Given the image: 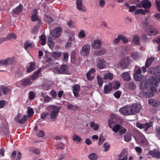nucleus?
Segmentation results:
<instances>
[{
	"mask_svg": "<svg viewBox=\"0 0 160 160\" xmlns=\"http://www.w3.org/2000/svg\"><path fill=\"white\" fill-rule=\"evenodd\" d=\"M61 109V108L60 106L55 105H51L48 107L47 109L50 112V118L53 120L55 119Z\"/></svg>",
	"mask_w": 160,
	"mask_h": 160,
	"instance_id": "f03ea898",
	"label": "nucleus"
},
{
	"mask_svg": "<svg viewBox=\"0 0 160 160\" xmlns=\"http://www.w3.org/2000/svg\"><path fill=\"white\" fill-rule=\"evenodd\" d=\"M23 8L22 5L20 4L15 8L13 9L12 11L15 14H19L22 11Z\"/></svg>",
	"mask_w": 160,
	"mask_h": 160,
	"instance_id": "412c9836",
	"label": "nucleus"
},
{
	"mask_svg": "<svg viewBox=\"0 0 160 160\" xmlns=\"http://www.w3.org/2000/svg\"><path fill=\"white\" fill-rule=\"evenodd\" d=\"M15 120L17 122L20 123H23L26 122L27 118L25 115H22L19 114H18L15 117Z\"/></svg>",
	"mask_w": 160,
	"mask_h": 160,
	"instance_id": "ddd939ff",
	"label": "nucleus"
},
{
	"mask_svg": "<svg viewBox=\"0 0 160 160\" xmlns=\"http://www.w3.org/2000/svg\"><path fill=\"white\" fill-rule=\"evenodd\" d=\"M21 83L22 85L26 86L31 85L32 83V82L31 81L30 78H26L21 80Z\"/></svg>",
	"mask_w": 160,
	"mask_h": 160,
	"instance_id": "5701e85b",
	"label": "nucleus"
},
{
	"mask_svg": "<svg viewBox=\"0 0 160 160\" xmlns=\"http://www.w3.org/2000/svg\"><path fill=\"white\" fill-rule=\"evenodd\" d=\"M121 40V36L120 35H118L117 38L114 39L113 40V42L115 44H117L120 42Z\"/></svg>",
	"mask_w": 160,
	"mask_h": 160,
	"instance_id": "0e129e2a",
	"label": "nucleus"
},
{
	"mask_svg": "<svg viewBox=\"0 0 160 160\" xmlns=\"http://www.w3.org/2000/svg\"><path fill=\"white\" fill-rule=\"evenodd\" d=\"M98 83L99 86L101 87L103 83V79L100 75H98L97 76Z\"/></svg>",
	"mask_w": 160,
	"mask_h": 160,
	"instance_id": "09e8293b",
	"label": "nucleus"
},
{
	"mask_svg": "<svg viewBox=\"0 0 160 160\" xmlns=\"http://www.w3.org/2000/svg\"><path fill=\"white\" fill-rule=\"evenodd\" d=\"M149 12V10H144L142 9H138L136 10L135 12V14H138L139 13H140L142 14L143 15H146V14Z\"/></svg>",
	"mask_w": 160,
	"mask_h": 160,
	"instance_id": "473e14b6",
	"label": "nucleus"
},
{
	"mask_svg": "<svg viewBox=\"0 0 160 160\" xmlns=\"http://www.w3.org/2000/svg\"><path fill=\"white\" fill-rule=\"evenodd\" d=\"M154 60L153 57H151L147 59L146 63L145 66L148 68L151 65L152 63L154 61Z\"/></svg>",
	"mask_w": 160,
	"mask_h": 160,
	"instance_id": "f704fd0d",
	"label": "nucleus"
},
{
	"mask_svg": "<svg viewBox=\"0 0 160 160\" xmlns=\"http://www.w3.org/2000/svg\"><path fill=\"white\" fill-rule=\"evenodd\" d=\"M121 40H122L123 42L126 43L128 42V39L124 35H120Z\"/></svg>",
	"mask_w": 160,
	"mask_h": 160,
	"instance_id": "338daca9",
	"label": "nucleus"
},
{
	"mask_svg": "<svg viewBox=\"0 0 160 160\" xmlns=\"http://www.w3.org/2000/svg\"><path fill=\"white\" fill-rule=\"evenodd\" d=\"M33 45L32 42H30L28 41H26L24 44V48L25 50L27 49L32 47Z\"/></svg>",
	"mask_w": 160,
	"mask_h": 160,
	"instance_id": "ea45409f",
	"label": "nucleus"
},
{
	"mask_svg": "<svg viewBox=\"0 0 160 160\" xmlns=\"http://www.w3.org/2000/svg\"><path fill=\"white\" fill-rule=\"evenodd\" d=\"M149 104L152 106L156 107L160 104L159 101H148Z\"/></svg>",
	"mask_w": 160,
	"mask_h": 160,
	"instance_id": "c756f323",
	"label": "nucleus"
},
{
	"mask_svg": "<svg viewBox=\"0 0 160 160\" xmlns=\"http://www.w3.org/2000/svg\"><path fill=\"white\" fill-rule=\"evenodd\" d=\"M97 63V67L98 68L102 69L105 68L106 66V62L104 60L100 58H98L96 59Z\"/></svg>",
	"mask_w": 160,
	"mask_h": 160,
	"instance_id": "9b49d317",
	"label": "nucleus"
},
{
	"mask_svg": "<svg viewBox=\"0 0 160 160\" xmlns=\"http://www.w3.org/2000/svg\"><path fill=\"white\" fill-rule=\"evenodd\" d=\"M119 111L123 115H131V105H127L119 109Z\"/></svg>",
	"mask_w": 160,
	"mask_h": 160,
	"instance_id": "39448f33",
	"label": "nucleus"
},
{
	"mask_svg": "<svg viewBox=\"0 0 160 160\" xmlns=\"http://www.w3.org/2000/svg\"><path fill=\"white\" fill-rule=\"evenodd\" d=\"M2 92L5 95L8 94L11 92L10 90L8 87L4 86H1Z\"/></svg>",
	"mask_w": 160,
	"mask_h": 160,
	"instance_id": "7c9ffc66",
	"label": "nucleus"
},
{
	"mask_svg": "<svg viewBox=\"0 0 160 160\" xmlns=\"http://www.w3.org/2000/svg\"><path fill=\"white\" fill-rule=\"evenodd\" d=\"M34 12L35 13L32 14L31 16V19L33 22H35L38 20V18L37 16L36 15V12H37V11L35 10H34Z\"/></svg>",
	"mask_w": 160,
	"mask_h": 160,
	"instance_id": "603ef678",
	"label": "nucleus"
},
{
	"mask_svg": "<svg viewBox=\"0 0 160 160\" xmlns=\"http://www.w3.org/2000/svg\"><path fill=\"white\" fill-rule=\"evenodd\" d=\"M96 71L95 68H92L87 72V77L88 80H91L94 77V73Z\"/></svg>",
	"mask_w": 160,
	"mask_h": 160,
	"instance_id": "6ab92c4d",
	"label": "nucleus"
},
{
	"mask_svg": "<svg viewBox=\"0 0 160 160\" xmlns=\"http://www.w3.org/2000/svg\"><path fill=\"white\" fill-rule=\"evenodd\" d=\"M112 88L111 86V85L110 83L105 85L104 87V92L105 93H108L109 92L112 90Z\"/></svg>",
	"mask_w": 160,
	"mask_h": 160,
	"instance_id": "c85d7f7f",
	"label": "nucleus"
},
{
	"mask_svg": "<svg viewBox=\"0 0 160 160\" xmlns=\"http://www.w3.org/2000/svg\"><path fill=\"white\" fill-rule=\"evenodd\" d=\"M107 52V50L106 48H102L95 51L94 53L95 55L99 56L104 55Z\"/></svg>",
	"mask_w": 160,
	"mask_h": 160,
	"instance_id": "dca6fc26",
	"label": "nucleus"
},
{
	"mask_svg": "<svg viewBox=\"0 0 160 160\" xmlns=\"http://www.w3.org/2000/svg\"><path fill=\"white\" fill-rule=\"evenodd\" d=\"M121 126L119 124L115 125L112 128L114 132L117 133L119 131Z\"/></svg>",
	"mask_w": 160,
	"mask_h": 160,
	"instance_id": "49530a36",
	"label": "nucleus"
},
{
	"mask_svg": "<svg viewBox=\"0 0 160 160\" xmlns=\"http://www.w3.org/2000/svg\"><path fill=\"white\" fill-rule=\"evenodd\" d=\"M113 74L110 73H105L104 76L103 78L105 79L112 80L113 79Z\"/></svg>",
	"mask_w": 160,
	"mask_h": 160,
	"instance_id": "58836bf2",
	"label": "nucleus"
},
{
	"mask_svg": "<svg viewBox=\"0 0 160 160\" xmlns=\"http://www.w3.org/2000/svg\"><path fill=\"white\" fill-rule=\"evenodd\" d=\"M154 74L158 75L160 73V66H157L156 68H154Z\"/></svg>",
	"mask_w": 160,
	"mask_h": 160,
	"instance_id": "680f3d73",
	"label": "nucleus"
},
{
	"mask_svg": "<svg viewBox=\"0 0 160 160\" xmlns=\"http://www.w3.org/2000/svg\"><path fill=\"white\" fill-rule=\"evenodd\" d=\"M131 60L129 57L122 58L118 64V66L122 69L128 68L130 65Z\"/></svg>",
	"mask_w": 160,
	"mask_h": 160,
	"instance_id": "7ed1b4c3",
	"label": "nucleus"
},
{
	"mask_svg": "<svg viewBox=\"0 0 160 160\" xmlns=\"http://www.w3.org/2000/svg\"><path fill=\"white\" fill-rule=\"evenodd\" d=\"M73 140L74 141H77L78 142H80L82 140V139L78 136L74 135L73 136Z\"/></svg>",
	"mask_w": 160,
	"mask_h": 160,
	"instance_id": "5fc2aeb1",
	"label": "nucleus"
},
{
	"mask_svg": "<svg viewBox=\"0 0 160 160\" xmlns=\"http://www.w3.org/2000/svg\"><path fill=\"white\" fill-rule=\"evenodd\" d=\"M44 20L45 22L48 23L52 22L53 21V19L50 16L47 15H45Z\"/></svg>",
	"mask_w": 160,
	"mask_h": 160,
	"instance_id": "4c0bfd02",
	"label": "nucleus"
},
{
	"mask_svg": "<svg viewBox=\"0 0 160 160\" xmlns=\"http://www.w3.org/2000/svg\"><path fill=\"white\" fill-rule=\"evenodd\" d=\"M152 125V123H145L141 124L140 123H137L136 126L140 129L144 128L145 130H146L149 127Z\"/></svg>",
	"mask_w": 160,
	"mask_h": 160,
	"instance_id": "2eb2a0df",
	"label": "nucleus"
},
{
	"mask_svg": "<svg viewBox=\"0 0 160 160\" xmlns=\"http://www.w3.org/2000/svg\"><path fill=\"white\" fill-rule=\"evenodd\" d=\"M80 90V86L78 85H74L73 87V92L74 96L77 97L78 96V92Z\"/></svg>",
	"mask_w": 160,
	"mask_h": 160,
	"instance_id": "cd10ccee",
	"label": "nucleus"
},
{
	"mask_svg": "<svg viewBox=\"0 0 160 160\" xmlns=\"http://www.w3.org/2000/svg\"><path fill=\"white\" fill-rule=\"evenodd\" d=\"M122 78L124 81H129L131 79L129 72H123L121 75Z\"/></svg>",
	"mask_w": 160,
	"mask_h": 160,
	"instance_id": "a211bd4d",
	"label": "nucleus"
},
{
	"mask_svg": "<svg viewBox=\"0 0 160 160\" xmlns=\"http://www.w3.org/2000/svg\"><path fill=\"white\" fill-rule=\"evenodd\" d=\"M82 0H77L76 2V6L77 8L79 10L84 12L86 11V9L84 8L82 6Z\"/></svg>",
	"mask_w": 160,
	"mask_h": 160,
	"instance_id": "4be33fe9",
	"label": "nucleus"
},
{
	"mask_svg": "<svg viewBox=\"0 0 160 160\" xmlns=\"http://www.w3.org/2000/svg\"><path fill=\"white\" fill-rule=\"evenodd\" d=\"M62 32V28L61 27H58L51 31L50 34L55 38H58L61 34Z\"/></svg>",
	"mask_w": 160,
	"mask_h": 160,
	"instance_id": "1a4fd4ad",
	"label": "nucleus"
},
{
	"mask_svg": "<svg viewBox=\"0 0 160 160\" xmlns=\"http://www.w3.org/2000/svg\"><path fill=\"white\" fill-rule=\"evenodd\" d=\"M142 3L143 5V8H149L151 6V2L148 0H142Z\"/></svg>",
	"mask_w": 160,
	"mask_h": 160,
	"instance_id": "a878e982",
	"label": "nucleus"
},
{
	"mask_svg": "<svg viewBox=\"0 0 160 160\" xmlns=\"http://www.w3.org/2000/svg\"><path fill=\"white\" fill-rule=\"evenodd\" d=\"M127 131V129H125L123 127H121L119 131V134L121 135L124 134Z\"/></svg>",
	"mask_w": 160,
	"mask_h": 160,
	"instance_id": "13d9d810",
	"label": "nucleus"
},
{
	"mask_svg": "<svg viewBox=\"0 0 160 160\" xmlns=\"http://www.w3.org/2000/svg\"><path fill=\"white\" fill-rule=\"evenodd\" d=\"M51 55L54 58H57L61 56V53L60 52H52L51 53Z\"/></svg>",
	"mask_w": 160,
	"mask_h": 160,
	"instance_id": "37998d69",
	"label": "nucleus"
},
{
	"mask_svg": "<svg viewBox=\"0 0 160 160\" xmlns=\"http://www.w3.org/2000/svg\"><path fill=\"white\" fill-rule=\"evenodd\" d=\"M156 78V77L151 78L141 83L140 88L143 90V94L145 97L150 98L153 96L154 93L157 90L158 81L160 82V75L158 77V81Z\"/></svg>",
	"mask_w": 160,
	"mask_h": 160,
	"instance_id": "f257e3e1",
	"label": "nucleus"
},
{
	"mask_svg": "<svg viewBox=\"0 0 160 160\" xmlns=\"http://www.w3.org/2000/svg\"><path fill=\"white\" fill-rule=\"evenodd\" d=\"M21 156L22 154L20 152H18L17 155L16 152L15 151H13L11 154V158L13 160H20Z\"/></svg>",
	"mask_w": 160,
	"mask_h": 160,
	"instance_id": "aec40b11",
	"label": "nucleus"
},
{
	"mask_svg": "<svg viewBox=\"0 0 160 160\" xmlns=\"http://www.w3.org/2000/svg\"><path fill=\"white\" fill-rule=\"evenodd\" d=\"M15 61L14 58L12 57L0 60V66L10 65L12 64Z\"/></svg>",
	"mask_w": 160,
	"mask_h": 160,
	"instance_id": "6e6552de",
	"label": "nucleus"
},
{
	"mask_svg": "<svg viewBox=\"0 0 160 160\" xmlns=\"http://www.w3.org/2000/svg\"><path fill=\"white\" fill-rule=\"evenodd\" d=\"M142 138L141 139V142L144 145H147L148 143V142L147 139L145 138L143 135H142Z\"/></svg>",
	"mask_w": 160,
	"mask_h": 160,
	"instance_id": "bf43d9fd",
	"label": "nucleus"
},
{
	"mask_svg": "<svg viewBox=\"0 0 160 160\" xmlns=\"http://www.w3.org/2000/svg\"><path fill=\"white\" fill-rule=\"evenodd\" d=\"M117 118L114 115L111 114L110 115V118L108 121V125L110 128H112L116 124Z\"/></svg>",
	"mask_w": 160,
	"mask_h": 160,
	"instance_id": "f8f14e48",
	"label": "nucleus"
},
{
	"mask_svg": "<svg viewBox=\"0 0 160 160\" xmlns=\"http://www.w3.org/2000/svg\"><path fill=\"white\" fill-rule=\"evenodd\" d=\"M90 127L95 130H97L99 128V125L93 122H92L90 124Z\"/></svg>",
	"mask_w": 160,
	"mask_h": 160,
	"instance_id": "79ce46f5",
	"label": "nucleus"
},
{
	"mask_svg": "<svg viewBox=\"0 0 160 160\" xmlns=\"http://www.w3.org/2000/svg\"><path fill=\"white\" fill-rule=\"evenodd\" d=\"M131 56L134 59L137 60H139L140 58L137 52H134L132 53L131 54Z\"/></svg>",
	"mask_w": 160,
	"mask_h": 160,
	"instance_id": "a18cd8bd",
	"label": "nucleus"
},
{
	"mask_svg": "<svg viewBox=\"0 0 160 160\" xmlns=\"http://www.w3.org/2000/svg\"><path fill=\"white\" fill-rule=\"evenodd\" d=\"M35 66V63L34 62H32L30 63L29 68L27 69V72L28 73L32 72L34 70Z\"/></svg>",
	"mask_w": 160,
	"mask_h": 160,
	"instance_id": "2f4dec72",
	"label": "nucleus"
},
{
	"mask_svg": "<svg viewBox=\"0 0 160 160\" xmlns=\"http://www.w3.org/2000/svg\"><path fill=\"white\" fill-rule=\"evenodd\" d=\"M105 4V0H99V5L102 8H103Z\"/></svg>",
	"mask_w": 160,
	"mask_h": 160,
	"instance_id": "69168bd1",
	"label": "nucleus"
},
{
	"mask_svg": "<svg viewBox=\"0 0 160 160\" xmlns=\"http://www.w3.org/2000/svg\"><path fill=\"white\" fill-rule=\"evenodd\" d=\"M45 133L42 130H39L37 133V135L39 137H42L45 136Z\"/></svg>",
	"mask_w": 160,
	"mask_h": 160,
	"instance_id": "6e6d98bb",
	"label": "nucleus"
},
{
	"mask_svg": "<svg viewBox=\"0 0 160 160\" xmlns=\"http://www.w3.org/2000/svg\"><path fill=\"white\" fill-rule=\"evenodd\" d=\"M28 116L29 118L32 117L34 113V111L33 109L29 107H28Z\"/></svg>",
	"mask_w": 160,
	"mask_h": 160,
	"instance_id": "3c124183",
	"label": "nucleus"
},
{
	"mask_svg": "<svg viewBox=\"0 0 160 160\" xmlns=\"http://www.w3.org/2000/svg\"><path fill=\"white\" fill-rule=\"evenodd\" d=\"M46 36L42 35L40 37V42L42 45H44L46 43Z\"/></svg>",
	"mask_w": 160,
	"mask_h": 160,
	"instance_id": "a19ab883",
	"label": "nucleus"
},
{
	"mask_svg": "<svg viewBox=\"0 0 160 160\" xmlns=\"http://www.w3.org/2000/svg\"><path fill=\"white\" fill-rule=\"evenodd\" d=\"M16 38V35L13 33H12L8 35L6 37V40L7 41L10 40L12 39H15Z\"/></svg>",
	"mask_w": 160,
	"mask_h": 160,
	"instance_id": "c03bdc74",
	"label": "nucleus"
},
{
	"mask_svg": "<svg viewBox=\"0 0 160 160\" xmlns=\"http://www.w3.org/2000/svg\"><path fill=\"white\" fill-rule=\"evenodd\" d=\"M89 158L91 160H97L98 156L95 153H92L89 155Z\"/></svg>",
	"mask_w": 160,
	"mask_h": 160,
	"instance_id": "8fccbe9b",
	"label": "nucleus"
},
{
	"mask_svg": "<svg viewBox=\"0 0 160 160\" xmlns=\"http://www.w3.org/2000/svg\"><path fill=\"white\" fill-rule=\"evenodd\" d=\"M124 140L126 142H129L131 141L132 137L129 134L125 135L124 137Z\"/></svg>",
	"mask_w": 160,
	"mask_h": 160,
	"instance_id": "864d4df0",
	"label": "nucleus"
},
{
	"mask_svg": "<svg viewBox=\"0 0 160 160\" xmlns=\"http://www.w3.org/2000/svg\"><path fill=\"white\" fill-rule=\"evenodd\" d=\"M148 154L153 157L157 158H160V152L157 149H154L148 152Z\"/></svg>",
	"mask_w": 160,
	"mask_h": 160,
	"instance_id": "f3484780",
	"label": "nucleus"
},
{
	"mask_svg": "<svg viewBox=\"0 0 160 160\" xmlns=\"http://www.w3.org/2000/svg\"><path fill=\"white\" fill-rule=\"evenodd\" d=\"M102 45V42L99 39L97 38L91 42V46L92 48L94 49L99 48Z\"/></svg>",
	"mask_w": 160,
	"mask_h": 160,
	"instance_id": "9d476101",
	"label": "nucleus"
},
{
	"mask_svg": "<svg viewBox=\"0 0 160 160\" xmlns=\"http://www.w3.org/2000/svg\"><path fill=\"white\" fill-rule=\"evenodd\" d=\"M148 35L149 36L155 35L158 33V31L157 29L152 27L151 28L148 30Z\"/></svg>",
	"mask_w": 160,
	"mask_h": 160,
	"instance_id": "393cba45",
	"label": "nucleus"
},
{
	"mask_svg": "<svg viewBox=\"0 0 160 160\" xmlns=\"http://www.w3.org/2000/svg\"><path fill=\"white\" fill-rule=\"evenodd\" d=\"M140 37L137 35H135L132 39V41L134 43L137 45L140 44Z\"/></svg>",
	"mask_w": 160,
	"mask_h": 160,
	"instance_id": "72a5a7b5",
	"label": "nucleus"
},
{
	"mask_svg": "<svg viewBox=\"0 0 160 160\" xmlns=\"http://www.w3.org/2000/svg\"><path fill=\"white\" fill-rule=\"evenodd\" d=\"M110 146V144L108 143H104L103 145V147L105 148L104 149V151H108L109 150Z\"/></svg>",
	"mask_w": 160,
	"mask_h": 160,
	"instance_id": "e2e57ef3",
	"label": "nucleus"
},
{
	"mask_svg": "<svg viewBox=\"0 0 160 160\" xmlns=\"http://www.w3.org/2000/svg\"><path fill=\"white\" fill-rule=\"evenodd\" d=\"M67 107L68 109L72 110H76L78 108L77 106H73L70 104H69L68 105Z\"/></svg>",
	"mask_w": 160,
	"mask_h": 160,
	"instance_id": "052dcab7",
	"label": "nucleus"
},
{
	"mask_svg": "<svg viewBox=\"0 0 160 160\" xmlns=\"http://www.w3.org/2000/svg\"><path fill=\"white\" fill-rule=\"evenodd\" d=\"M128 155V151L127 149L124 148L120 153L117 155V160H127Z\"/></svg>",
	"mask_w": 160,
	"mask_h": 160,
	"instance_id": "0eeeda50",
	"label": "nucleus"
},
{
	"mask_svg": "<svg viewBox=\"0 0 160 160\" xmlns=\"http://www.w3.org/2000/svg\"><path fill=\"white\" fill-rule=\"evenodd\" d=\"M91 48L90 45L87 44H84L81 48L80 52L81 55L83 56H87L90 53Z\"/></svg>",
	"mask_w": 160,
	"mask_h": 160,
	"instance_id": "20e7f679",
	"label": "nucleus"
},
{
	"mask_svg": "<svg viewBox=\"0 0 160 160\" xmlns=\"http://www.w3.org/2000/svg\"><path fill=\"white\" fill-rule=\"evenodd\" d=\"M41 68H40L36 71L35 72L33 75L31 76V79L32 80H35L38 77L39 74L41 72Z\"/></svg>",
	"mask_w": 160,
	"mask_h": 160,
	"instance_id": "e433bc0d",
	"label": "nucleus"
},
{
	"mask_svg": "<svg viewBox=\"0 0 160 160\" xmlns=\"http://www.w3.org/2000/svg\"><path fill=\"white\" fill-rule=\"evenodd\" d=\"M67 69V66L66 65H62L60 68H56L53 70L54 73L58 74L64 73Z\"/></svg>",
	"mask_w": 160,
	"mask_h": 160,
	"instance_id": "4468645a",
	"label": "nucleus"
},
{
	"mask_svg": "<svg viewBox=\"0 0 160 160\" xmlns=\"http://www.w3.org/2000/svg\"><path fill=\"white\" fill-rule=\"evenodd\" d=\"M110 83L111 85L112 89L115 90L118 89L120 86V82L117 81Z\"/></svg>",
	"mask_w": 160,
	"mask_h": 160,
	"instance_id": "b1692460",
	"label": "nucleus"
},
{
	"mask_svg": "<svg viewBox=\"0 0 160 160\" xmlns=\"http://www.w3.org/2000/svg\"><path fill=\"white\" fill-rule=\"evenodd\" d=\"M142 106L140 104L134 103L131 105V115L136 114L140 112Z\"/></svg>",
	"mask_w": 160,
	"mask_h": 160,
	"instance_id": "423d86ee",
	"label": "nucleus"
},
{
	"mask_svg": "<svg viewBox=\"0 0 160 160\" xmlns=\"http://www.w3.org/2000/svg\"><path fill=\"white\" fill-rule=\"evenodd\" d=\"M53 38L50 36L48 37V44L50 48H52L55 44V42L53 41Z\"/></svg>",
	"mask_w": 160,
	"mask_h": 160,
	"instance_id": "c9c22d12",
	"label": "nucleus"
},
{
	"mask_svg": "<svg viewBox=\"0 0 160 160\" xmlns=\"http://www.w3.org/2000/svg\"><path fill=\"white\" fill-rule=\"evenodd\" d=\"M86 36L85 31L83 29L80 30L78 34V37L79 39L84 38Z\"/></svg>",
	"mask_w": 160,
	"mask_h": 160,
	"instance_id": "bb28decb",
	"label": "nucleus"
},
{
	"mask_svg": "<svg viewBox=\"0 0 160 160\" xmlns=\"http://www.w3.org/2000/svg\"><path fill=\"white\" fill-rule=\"evenodd\" d=\"M121 95V92L119 91H117L115 92L114 95L116 98L118 99L120 98Z\"/></svg>",
	"mask_w": 160,
	"mask_h": 160,
	"instance_id": "774afa93",
	"label": "nucleus"
},
{
	"mask_svg": "<svg viewBox=\"0 0 160 160\" xmlns=\"http://www.w3.org/2000/svg\"><path fill=\"white\" fill-rule=\"evenodd\" d=\"M133 77L136 81H139L143 78V76L142 74H139L137 75H133Z\"/></svg>",
	"mask_w": 160,
	"mask_h": 160,
	"instance_id": "de8ad7c7",
	"label": "nucleus"
},
{
	"mask_svg": "<svg viewBox=\"0 0 160 160\" xmlns=\"http://www.w3.org/2000/svg\"><path fill=\"white\" fill-rule=\"evenodd\" d=\"M128 86L131 89H134L136 88V85L133 82H131L128 84Z\"/></svg>",
	"mask_w": 160,
	"mask_h": 160,
	"instance_id": "4d7b16f0",
	"label": "nucleus"
}]
</instances>
